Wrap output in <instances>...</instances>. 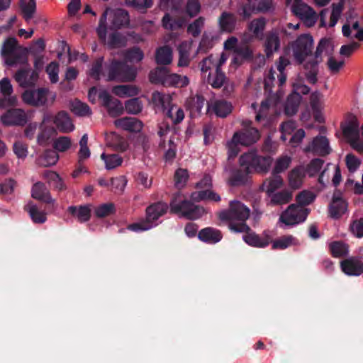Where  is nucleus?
Listing matches in <instances>:
<instances>
[{"instance_id":"1","label":"nucleus","mask_w":363,"mask_h":363,"mask_svg":"<svg viewBox=\"0 0 363 363\" xmlns=\"http://www.w3.org/2000/svg\"><path fill=\"white\" fill-rule=\"evenodd\" d=\"M239 163L244 171V175H240L238 172H235L230 180V183L233 186L243 182L246 176L250 174L267 173L272 163V157L262 156L258 155L256 151L251 150L240 156Z\"/></svg>"},{"instance_id":"2","label":"nucleus","mask_w":363,"mask_h":363,"mask_svg":"<svg viewBox=\"0 0 363 363\" xmlns=\"http://www.w3.org/2000/svg\"><path fill=\"white\" fill-rule=\"evenodd\" d=\"M52 120L56 129L60 133H67L74 130V125L68 113L65 111H60L53 117L46 113L44 114L41 125L40 126V132L38 135L37 142L39 145L45 144L52 134L55 131L54 128L46 127L47 124Z\"/></svg>"},{"instance_id":"3","label":"nucleus","mask_w":363,"mask_h":363,"mask_svg":"<svg viewBox=\"0 0 363 363\" xmlns=\"http://www.w3.org/2000/svg\"><path fill=\"white\" fill-rule=\"evenodd\" d=\"M250 216V209L239 201L230 202L229 209L223 211L219 218L223 221L229 223V228L234 232L242 233L249 230L245 221Z\"/></svg>"},{"instance_id":"4","label":"nucleus","mask_w":363,"mask_h":363,"mask_svg":"<svg viewBox=\"0 0 363 363\" xmlns=\"http://www.w3.org/2000/svg\"><path fill=\"white\" fill-rule=\"evenodd\" d=\"M108 16L111 18L110 29H119L128 26L130 23L129 15L125 10L121 9H106L101 16L97 28V33L99 38L104 40H106V21Z\"/></svg>"},{"instance_id":"5","label":"nucleus","mask_w":363,"mask_h":363,"mask_svg":"<svg viewBox=\"0 0 363 363\" xmlns=\"http://www.w3.org/2000/svg\"><path fill=\"white\" fill-rule=\"evenodd\" d=\"M167 209L164 203H154L147 208L145 220L129 225L128 229L134 232L148 230L158 225L157 220L166 213Z\"/></svg>"},{"instance_id":"6","label":"nucleus","mask_w":363,"mask_h":363,"mask_svg":"<svg viewBox=\"0 0 363 363\" xmlns=\"http://www.w3.org/2000/svg\"><path fill=\"white\" fill-rule=\"evenodd\" d=\"M341 129L344 137L352 147L358 152H363V125L359 133L357 118L352 115L347 116L342 123Z\"/></svg>"},{"instance_id":"7","label":"nucleus","mask_w":363,"mask_h":363,"mask_svg":"<svg viewBox=\"0 0 363 363\" xmlns=\"http://www.w3.org/2000/svg\"><path fill=\"white\" fill-rule=\"evenodd\" d=\"M313 39L308 34L299 35L289 45L294 60L299 65H304L312 56Z\"/></svg>"},{"instance_id":"8","label":"nucleus","mask_w":363,"mask_h":363,"mask_svg":"<svg viewBox=\"0 0 363 363\" xmlns=\"http://www.w3.org/2000/svg\"><path fill=\"white\" fill-rule=\"evenodd\" d=\"M332 50L330 40L322 39L316 48L314 56H312L303 65L305 69L309 70L306 73V78L310 83L315 84L317 82L318 65L323 60V55H329Z\"/></svg>"},{"instance_id":"9","label":"nucleus","mask_w":363,"mask_h":363,"mask_svg":"<svg viewBox=\"0 0 363 363\" xmlns=\"http://www.w3.org/2000/svg\"><path fill=\"white\" fill-rule=\"evenodd\" d=\"M107 80L128 82L135 80L137 69L125 62L113 60L106 67Z\"/></svg>"},{"instance_id":"10","label":"nucleus","mask_w":363,"mask_h":363,"mask_svg":"<svg viewBox=\"0 0 363 363\" xmlns=\"http://www.w3.org/2000/svg\"><path fill=\"white\" fill-rule=\"evenodd\" d=\"M259 131L254 128H246L243 131L234 133L232 139L227 143V147L230 157L237 155L239 152V145H250L259 139Z\"/></svg>"},{"instance_id":"11","label":"nucleus","mask_w":363,"mask_h":363,"mask_svg":"<svg viewBox=\"0 0 363 363\" xmlns=\"http://www.w3.org/2000/svg\"><path fill=\"white\" fill-rule=\"evenodd\" d=\"M26 104L33 106L51 105L56 99V94L48 88H39L34 90H26L22 94Z\"/></svg>"},{"instance_id":"12","label":"nucleus","mask_w":363,"mask_h":363,"mask_svg":"<svg viewBox=\"0 0 363 363\" xmlns=\"http://www.w3.org/2000/svg\"><path fill=\"white\" fill-rule=\"evenodd\" d=\"M1 55L4 63L8 66H14L18 64H27V60L22 53L17 40L11 38L5 40L1 49Z\"/></svg>"},{"instance_id":"13","label":"nucleus","mask_w":363,"mask_h":363,"mask_svg":"<svg viewBox=\"0 0 363 363\" xmlns=\"http://www.w3.org/2000/svg\"><path fill=\"white\" fill-rule=\"evenodd\" d=\"M308 210L300 205L291 204L281 214L279 222L281 227H291L305 221Z\"/></svg>"},{"instance_id":"14","label":"nucleus","mask_w":363,"mask_h":363,"mask_svg":"<svg viewBox=\"0 0 363 363\" xmlns=\"http://www.w3.org/2000/svg\"><path fill=\"white\" fill-rule=\"evenodd\" d=\"M170 207L173 213L180 214L190 220L197 219L204 213V209L202 207L187 201L177 203L174 199L171 202Z\"/></svg>"},{"instance_id":"15","label":"nucleus","mask_w":363,"mask_h":363,"mask_svg":"<svg viewBox=\"0 0 363 363\" xmlns=\"http://www.w3.org/2000/svg\"><path fill=\"white\" fill-rule=\"evenodd\" d=\"M29 116L23 109L11 108L1 116V123L6 126L24 125Z\"/></svg>"},{"instance_id":"16","label":"nucleus","mask_w":363,"mask_h":363,"mask_svg":"<svg viewBox=\"0 0 363 363\" xmlns=\"http://www.w3.org/2000/svg\"><path fill=\"white\" fill-rule=\"evenodd\" d=\"M292 12L296 16H298L306 24V26H313L317 21V14L313 9L304 4L299 2V4L293 5L291 9Z\"/></svg>"},{"instance_id":"17","label":"nucleus","mask_w":363,"mask_h":363,"mask_svg":"<svg viewBox=\"0 0 363 363\" xmlns=\"http://www.w3.org/2000/svg\"><path fill=\"white\" fill-rule=\"evenodd\" d=\"M304 151L320 156H325L330 152L331 148L328 138L323 135H318L315 137L312 141L305 147Z\"/></svg>"},{"instance_id":"18","label":"nucleus","mask_w":363,"mask_h":363,"mask_svg":"<svg viewBox=\"0 0 363 363\" xmlns=\"http://www.w3.org/2000/svg\"><path fill=\"white\" fill-rule=\"evenodd\" d=\"M14 77L21 86L26 88L35 85L38 79L39 74L36 70L23 68L19 69Z\"/></svg>"},{"instance_id":"19","label":"nucleus","mask_w":363,"mask_h":363,"mask_svg":"<svg viewBox=\"0 0 363 363\" xmlns=\"http://www.w3.org/2000/svg\"><path fill=\"white\" fill-rule=\"evenodd\" d=\"M105 140L106 145L116 151L125 152L129 147L128 140L116 132L106 133Z\"/></svg>"},{"instance_id":"20","label":"nucleus","mask_w":363,"mask_h":363,"mask_svg":"<svg viewBox=\"0 0 363 363\" xmlns=\"http://www.w3.org/2000/svg\"><path fill=\"white\" fill-rule=\"evenodd\" d=\"M0 91L4 96L3 99H0V108H3L15 104L16 98L11 96L13 87L8 78H3L0 81Z\"/></svg>"},{"instance_id":"21","label":"nucleus","mask_w":363,"mask_h":363,"mask_svg":"<svg viewBox=\"0 0 363 363\" xmlns=\"http://www.w3.org/2000/svg\"><path fill=\"white\" fill-rule=\"evenodd\" d=\"M341 269L348 276H359L363 273V262L357 258L350 257L341 262Z\"/></svg>"},{"instance_id":"22","label":"nucleus","mask_w":363,"mask_h":363,"mask_svg":"<svg viewBox=\"0 0 363 363\" xmlns=\"http://www.w3.org/2000/svg\"><path fill=\"white\" fill-rule=\"evenodd\" d=\"M116 127L130 133H138L143 127V123L136 118L124 117L113 122Z\"/></svg>"},{"instance_id":"23","label":"nucleus","mask_w":363,"mask_h":363,"mask_svg":"<svg viewBox=\"0 0 363 363\" xmlns=\"http://www.w3.org/2000/svg\"><path fill=\"white\" fill-rule=\"evenodd\" d=\"M306 171L303 166H298L292 169L288 174L287 181L291 191L301 188L303 184Z\"/></svg>"},{"instance_id":"24","label":"nucleus","mask_w":363,"mask_h":363,"mask_svg":"<svg viewBox=\"0 0 363 363\" xmlns=\"http://www.w3.org/2000/svg\"><path fill=\"white\" fill-rule=\"evenodd\" d=\"M284 186L283 178L278 174H272V176L267 178L262 184L261 189L264 191L267 196L277 191Z\"/></svg>"},{"instance_id":"25","label":"nucleus","mask_w":363,"mask_h":363,"mask_svg":"<svg viewBox=\"0 0 363 363\" xmlns=\"http://www.w3.org/2000/svg\"><path fill=\"white\" fill-rule=\"evenodd\" d=\"M232 104L224 100H215L208 105V111L214 113L218 117H226L231 113Z\"/></svg>"},{"instance_id":"26","label":"nucleus","mask_w":363,"mask_h":363,"mask_svg":"<svg viewBox=\"0 0 363 363\" xmlns=\"http://www.w3.org/2000/svg\"><path fill=\"white\" fill-rule=\"evenodd\" d=\"M218 23L222 32L231 33L235 29L237 18L234 13L224 11L218 18Z\"/></svg>"},{"instance_id":"27","label":"nucleus","mask_w":363,"mask_h":363,"mask_svg":"<svg viewBox=\"0 0 363 363\" xmlns=\"http://www.w3.org/2000/svg\"><path fill=\"white\" fill-rule=\"evenodd\" d=\"M347 211V203L341 197L334 195L330 206V214L333 218H339Z\"/></svg>"},{"instance_id":"28","label":"nucleus","mask_w":363,"mask_h":363,"mask_svg":"<svg viewBox=\"0 0 363 363\" xmlns=\"http://www.w3.org/2000/svg\"><path fill=\"white\" fill-rule=\"evenodd\" d=\"M269 198L271 205H284L289 203L293 198V191L290 189H284L279 191H276L267 196Z\"/></svg>"},{"instance_id":"29","label":"nucleus","mask_w":363,"mask_h":363,"mask_svg":"<svg viewBox=\"0 0 363 363\" xmlns=\"http://www.w3.org/2000/svg\"><path fill=\"white\" fill-rule=\"evenodd\" d=\"M310 105L312 110L315 114V117L316 120L320 121L321 116L320 113L324 107L323 95L318 91L313 92L310 96Z\"/></svg>"},{"instance_id":"30","label":"nucleus","mask_w":363,"mask_h":363,"mask_svg":"<svg viewBox=\"0 0 363 363\" xmlns=\"http://www.w3.org/2000/svg\"><path fill=\"white\" fill-rule=\"evenodd\" d=\"M199 238L203 242L215 244L222 239V235L218 230L206 228L199 233Z\"/></svg>"},{"instance_id":"31","label":"nucleus","mask_w":363,"mask_h":363,"mask_svg":"<svg viewBox=\"0 0 363 363\" xmlns=\"http://www.w3.org/2000/svg\"><path fill=\"white\" fill-rule=\"evenodd\" d=\"M68 211L81 223L86 222L91 216V208L89 205L69 206Z\"/></svg>"},{"instance_id":"32","label":"nucleus","mask_w":363,"mask_h":363,"mask_svg":"<svg viewBox=\"0 0 363 363\" xmlns=\"http://www.w3.org/2000/svg\"><path fill=\"white\" fill-rule=\"evenodd\" d=\"M31 194L32 197L35 199L43 201L48 203L54 201L45 185L41 182H37L33 185Z\"/></svg>"},{"instance_id":"33","label":"nucleus","mask_w":363,"mask_h":363,"mask_svg":"<svg viewBox=\"0 0 363 363\" xmlns=\"http://www.w3.org/2000/svg\"><path fill=\"white\" fill-rule=\"evenodd\" d=\"M112 92L121 98L132 97L139 94V89L133 84L117 85L113 87Z\"/></svg>"},{"instance_id":"34","label":"nucleus","mask_w":363,"mask_h":363,"mask_svg":"<svg viewBox=\"0 0 363 363\" xmlns=\"http://www.w3.org/2000/svg\"><path fill=\"white\" fill-rule=\"evenodd\" d=\"M26 211L28 213L31 220L35 223H43L46 221V213L38 208L32 202L28 203L25 206Z\"/></svg>"},{"instance_id":"35","label":"nucleus","mask_w":363,"mask_h":363,"mask_svg":"<svg viewBox=\"0 0 363 363\" xmlns=\"http://www.w3.org/2000/svg\"><path fill=\"white\" fill-rule=\"evenodd\" d=\"M279 45L280 40L277 33L272 32L267 34L264 43L267 56L269 57L274 52L277 51L279 48Z\"/></svg>"},{"instance_id":"36","label":"nucleus","mask_w":363,"mask_h":363,"mask_svg":"<svg viewBox=\"0 0 363 363\" xmlns=\"http://www.w3.org/2000/svg\"><path fill=\"white\" fill-rule=\"evenodd\" d=\"M186 105L192 116L199 115L204 105V99L201 95H196L187 99Z\"/></svg>"},{"instance_id":"37","label":"nucleus","mask_w":363,"mask_h":363,"mask_svg":"<svg viewBox=\"0 0 363 363\" xmlns=\"http://www.w3.org/2000/svg\"><path fill=\"white\" fill-rule=\"evenodd\" d=\"M302 97L298 93H291L287 98L285 104V113L288 116L295 114L301 101Z\"/></svg>"},{"instance_id":"38","label":"nucleus","mask_w":363,"mask_h":363,"mask_svg":"<svg viewBox=\"0 0 363 363\" xmlns=\"http://www.w3.org/2000/svg\"><path fill=\"white\" fill-rule=\"evenodd\" d=\"M155 61L159 65H169L172 61V50L169 46H162L157 49Z\"/></svg>"},{"instance_id":"39","label":"nucleus","mask_w":363,"mask_h":363,"mask_svg":"<svg viewBox=\"0 0 363 363\" xmlns=\"http://www.w3.org/2000/svg\"><path fill=\"white\" fill-rule=\"evenodd\" d=\"M243 240L250 246L256 247H264L269 244L268 238H260L253 233H248L242 237Z\"/></svg>"},{"instance_id":"40","label":"nucleus","mask_w":363,"mask_h":363,"mask_svg":"<svg viewBox=\"0 0 363 363\" xmlns=\"http://www.w3.org/2000/svg\"><path fill=\"white\" fill-rule=\"evenodd\" d=\"M190 80L186 75H180L176 73H169L166 86H174L177 88L186 87L189 84Z\"/></svg>"},{"instance_id":"41","label":"nucleus","mask_w":363,"mask_h":363,"mask_svg":"<svg viewBox=\"0 0 363 363\" xmlns=\"http://www.w3.org/2000/svg\"><path fill=\"white\" fill-rule=\"evenodd\" d=\"M19 6L21 10L23 18L26 21L30 20L36 9V4L35 0H21Z\"/></svg>"},{"instance_id":"42","label":"nucleus","mask_w":363,"mask_h":363,"mask_svg":"<svg viewBox=\"0 0 363 363\" xmlns=\"http://www.w3.org/2000/svg\"><path fill=\"white\" fill-rule=\"evenodd\" d=\"M169 75V72L168 69L165 67H157L150 72L149 78L152 83H161L166 85V80H167Z\"/></svg>"},{"instance_id":"43","label":"nucleus","mask_w":363,"mask_h":363,"mask_svg":"<svg viewBox=\"0 0 363 363\" xmlns=\"http://www.w3.org/2000/svg\"><path fill=\"white\" fill-rule=\"evenodd\" d=\"M171 101L172 97L169 94H164L158 91L152 94V101L155 107L167 109Z\"/></svg>"},{"instance_id":"44","label":"nucleus","mask_w":363,"mask_h":363,"mask_svg":"<svg viewBox=\"0 0 363 363\" xmlns=\"http://www.w3.org/2000/svg\"><path fill=\"white\" fill-rule=\"evenodd\" d=\"M101 159L104 162L105 167L108 170L121 166L123 162V158L117 154L106 155V153H102Z\"/></svg>"},{"instance_id":"45","label":"nucleus","mask_w":363,"mask_h":363,"mask_svg":"<svg viewBox=\"0 0 363 363\" xmlns=\"http://www.w3.org/2000/svg\"><path fill=\"white\" fill-rule=\"evenodd\" d=\"M266 25V21L264 18L254 19L248 25V30L255 38H261L263 35Z\"/></svg>"},{"instance_id":"46","label":"nucleus","mask_w":363,"mask_h":363,"mask_svg":"<svg viewBox=\"0 0 363 363\" xmlns=\"http://www.w3.org/2000/svg\"><path fill=\"white\" fill-rule=\"evenodd\" d=\"M72 140L67 136H60L55 139L52 143L53 149L57 152H67L72 147Z\"/></svg>"},{"instance_id":"47","label":"nucleus","mask_w":363,"mask_h":363,"mask_svg":"<svg viewBox=\"0 0 363 363\" xmlns=\"http://www.w3.org/2000/svg\"><path fill=\"white\" fill-rule=\"evenodd\" d=\"M191 199L195 201H219L220 196L211 189L195 192L191 194Z\"/></svg>"},{"instance_id":"48","label":"nucleus","mask_w":363,"mask_h":363,"mask_svg":"<svg viewBox=\"0 0 363 363\" xmlns=\"http://www.w3.org/2000/svg\"><path fill=\"white\" fill-rule=\"evenodd\" d=\"M291 160V157L288 155H281L277 158L272 169V174L279 175V174L286 170L289 167Z\"/></svg>"},{"instance_id":"49","label":"nucleus","mask_w":363,"mask_h":363,"mask_svg":"<svg viewBox=\"0 0 363 363\" xmlns=\"http://www.w3.org/2000/svg\"><path fill=\"white\" fill-rule=\"evenodd\" d=\"M71 111L77 116H86L91 113L89 106L80 101L75 100L70 103Z\"/></svg>"},{"instance_id":"50","label":"nucleus","mask_w":363,"mask_h":363,"mask_svg":"<svg viewBox=\"0 0 363 363\" xmlns=\"http://www.w3.org/2000/svg\"><path fill=\"white\" fill-rule=\"evenodd\" d=\"M225 75L220 71L219 67L216 68V72L213 76H211V73H208L207 76L208 83L210 84L213 88L221 87L225 83Z\"/></svg>"},{"instance_id":"51","label":"nucleus","mask_w":363,"mask_h":363,"mask_svg":"<svg viewBox=\"0 0 363 363\" xmlns=\"http://www.w3.org/2000/svg\"><path fill=\"white\" fill-rule=\"evenodd\" d=\"M59 160V155L55 150H47L40 157L39 162L41 165L48 167L55 164Z\"/></svg>"},{"instance_id":"52","label":"nucleus","mask_w":363,"mask_h":363,"mask_svg":"<svg viewBox=\"0 0 363 363\" xmlns=\"http://www.w3.org/2000/svg\"><path fill=\"white\" fill-rule=\"evenodd\" d=\"M290 65V61L288 58L281 56L277 62V68L279 72L278 76V81L279 86H282L286 81V74L285 73L286 67Z\"/></svg>"},{"instance_id":"53","label":"nucleus","mask_w":363,"mask_h":363,"mask_svg":"<svg viewBox=\"0 0 363 363\" xmlns=\"http://www.w3.org/2000/svg\"><path fill=\"white\" fill-rule=\"evenodd\" d=\"M298 244L297 240L291 235L281 237L272 243L273 249H286L291 245Z\"/></svg>"},{"instance_id":"54","label":"nucleus","mask_w":363,"mask_h":363,"mask_svg":"<svg viewBox=\"0 0 363 363\" xmlns=\"http://www.w3.org/2000/svg\"><path fill=\"white\" fill-rule=\"evenodd\" d=\"M332 255L335 257L345 256L349 252L348 245L343 242H333L330 244Z\"/></svg>"},{"instance_id":"55","label":"nucleus","mask_w":363,"mask_h":363,"mask_svg":"<svg viewBox=\"0 0 363 363\" xmlns=\"http://www.w3.org/2000/svg\"><path fill=\"white\" fill-rule=\"evenodd\" d=\"M293 91L292 93H298L300 95L307 94L310 91V88L304 84V78L298 74L294 78L292 82Z\"/></svg>"},{"instance_id":"56","label":"nucleus","mask_w":363,"mask_h":363,"mask_svg":"<svg viewBox=\"0 0 363 363\" xmlns=\"http://www.w3.org/2000/svg\"><path fill=\"white\" fill-rule=\"evenodd\" d=\"M293 91L292 93H298L300 95L307 94L310 91V88L304 84V78L298 74L294 78L292 82Z\"/></svg>"},{"instance_id":"57","label":"nucleus","mask_w":363,"mask_h":363,"mask_svg":"<svg viewBox=\"0 0 363 363\" xmlns=\"http://www.w3.org/2000/svg\"><path fill=\"white\" fill-rule=\"evenodd\" d=\"M293 91L292 93H298L300 95L307 94L310 91V88L304 84V78L298 74L294 78L292 82Z\"/></svg>"},{"instance_id":"58","label":"nucleus","mask_w":363,"mask_h":363,"mask_svg":"<svg viewBox=\"0 0 363 363\" xmlns=\"http://www.w3.org/2000/svg\"><path fill=\"white\" fill-rule=\"evenodd\" d=\"M167 115L174 123H180L184 118V112L183 109L177 106L174 105L169 106L168 107Z\"/></svg>"},{"instance_id":"59","label":"nucleus","mask_w":363,"mask_h":363,"mask_svg":"<svg viewBox=\"0 0 363 363\" xmlns=\"http://www.w3.org/2000/svg\"><path fill=\"white\" fill-rule=\"evenodd\" d=\"M343 6H344L343 0L340 2H339L338 4H333L332 5V11H331L330 19V23H329L330 27H334L337 24L339 18L341 16V14H342V10H343Z\"/></svg>"},{"instance_id":"60","label":"nucleus","mask_w":363,"mask_h":363,"mask_svg":"<svg viewBox=\"0 0 363 363\" xmlns=\"http://www.w3.org/2000/svg\"><path fill=\"white\" fill-rule=\"evenodd\" d=\"M127 41L128 38L125 36L118 32H115L109 36L107 44L111 48H118L125 45Z\"/></svg>"},{"instance_id":"61","label":"nucleus","mask_w":363,"mask_h":363,"mask_svg":"<svg viewBox=\"0 0 363 363\" xmlns=\"http://www.w3.org/2000/svg\"><path fill=\"white\" fill-rule=\"evenodd\" d=\"M125 108L130 114H138L143 110V104L138 98H133L125 103Z\"/></svg>"},{"instance_id":"62","label":"nucleus","mask_w":363,"mask_h":363,"mask_svg":"<svg viewBox=\"0 0 363 363\" xmlns=\"http://www.w3.org/2000/svg\"><path fill=\"white\" fill-rule=\"evenodd\" d=\"M162 26L165 29L176 30L180 28L184 24V20H173L168 13H166L162 21Z\"/></svg>"},{"instance_id":"63","label":"nucleus","mask_w":363,"mask_h":363,"mask_svg":"<svg viewBox=\"0 0 363 363\" xmlns=\"http://www.w3.org/2000/svg\"><path fill=\"white\" fill-rule=\"evenodd\" d=\"M109 115L116 117L123 113L124 106L123 104L118 99H113L105 106Z\"/></svg>"},{"instance_id":"64","label":"nucleus","mask_w":363,"mask_h":363,"mask_svg":"<svg viewBox=\"0 0 363 363\" xmlns=\"http://www.w3.org/2000/svg\"><path fill=\"white\" fill-rule=\"evenodd\" d=\"M204 23L205 18L203 17L198 18L189 25L187 28V32L194 37L199 36L204 26Z\"/></svg>"}]
</instances>
